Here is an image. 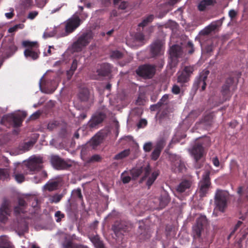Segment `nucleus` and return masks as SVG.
I'll use <instances>...</instances> for the list:
<instances>
[{
    "label": "nucleus",
    "instance_id": "1",
    "mask_svg": "<svg viewBox=\"0 0 248 248\" xmlns=\"http://www.w3.org/2000/svg\"><path fill=\"white\" fill-rule=\"evenodd\" d=\"M26 116L27 114L25 112L7 114L2 116L0 124L8 128L11 126L15 128L19 127L22 125Z\"/></svg>",
    "mask_w": 248,
    "mask_h": 248
},
{
    "label": "nucleus",
    "instance_id": "2",
    "mask_svg": "<svg viewBox=\"0 0 248 248\" xmlns=\"http://www.w3.org/2000/svg\"><path fill=\"white\" fill-rule=\"evenodd\" d=\"M22 45L23 46L26 47L24 54L27 59L34 61L39 58L40 52L39 49V44L37 42L24 41L22 42Z\"/></svg>",
    "mask_w": 248,
    "mask_h": 248
},
{
    "label": "nucleus",
    "instance_id": "3",
    "mask_svg": "<svg viewBox=\"0 0 248 248\" xmlns=\"http://www.w3.org/2000/svg\"><path fill=\"white\" fill-rule=\"evenodd\" d=\"M238 79L232 77H229L226 79L225 83L222 87L221 94L224 101L229 100L232 93L236 89Z\"/></svg>",
    "mask_w": 248,
    "mask_h": 248
},
{
    "label": "nucleus",
    "instance_id": "4",
    "mask_svg": "<svg viewBox=\"0 0 248 248\" xmlns=\"http://www.w3.org/2000/svg\"><path fill=\"white\" fill-rule=\"evenodd\" d=\"M183 54V48L178 45H173L170 48L169 64L170 68H174L177 65L179 59L182 58Z\"/></svg>",
    "mask_w": 248,
    "mask_h": 248
},
{
    "label": "nucleus",
    "instance_id": "5",
    "mask_svg": "<svg viewBox=\"0 0 248 248\" xmlns=\"http://www.w3.org/2000/svg\"><path fill=\"white\" fill-rule=\"evenodd\" d=\"M229 199V194L226 191L217 189L215 195V204L217 209L224 212L227 206V202Z\"/></svg>",
    "mask_w": 248,
    "mask_h": 248
},
{
    "label": "nucleus",
    "instance_id": "6",
    "mask_svg": "<svg viewBox=\"0 0 248 248\" xmlns=\"http://www.w3.org/2000/svg\"><path fill=\"white\" fill-rule=\"evenodd\" d=\"M93 38V34L91 31L83 32L73 44V48L76 51H80L88 46Z\"/></svg>",
    "mask_w": 248,
    "mask_h": 248
},
{
    "label": "nucleus",
    "instance_id": "7",
    "mask_svg": "<svg viewBox=\"0 0 248 248\" xmlns=\"http://www.w3.org/2000/svg\"><path fill=\"white\" fill-rule=\"evenodd\" d=\"M194 71V66H185L183 69L177 73V82L182 87L186 86L190 80V77Z\"/></svg>",
    "mask_w": 248,
    "mask_h": 248
},
{
    "label": "nucleus",
    "instance_id": "8",
    "mask_svg": "<svg viewBox=\"0 0 248 248\" xmlns=\"http://www.w3.org/2000/svg\"><path fill=\"white\" fill-rule=\"evenodd\" d=\"M156 66L153 64H145L140 65L136 72L140 77L145 79L152 78L155 73Z\"/></svg>",
    "mask_w": 248,
    "mask_h": 248
},
{
    "label": "nucleus",
    "instance_id": "9",
    "mask_svg": "<svg viewBox=\"0 0 248 248\" xmlns=\"http://www.w3.org/2000/svg\"><path fill=\"white\" fill-rule=\"evenodd\" d=\"M210 172L206 171L203 175L202 179L199 183V188L197 191L201 198L206 196L211 186Z\"/></svg>",
    "mask_w": 248,
    "mask_h": 248
},
{
    "label": "nucleus",
    "instance_id": "10",
    "mask_svg": "<svg viewBox=\"0 0 248 248\" xmlns=\"http://www.w3.org/2000/svg\"><path fill=\"white\" fill-rule=\"evenodd\" d=\"M206 223V218L204 216H201L196 220V224L192 227V235L194 239L200 238L203 226Z\"/></svg>",
    "mask_w": 248,
    "mask_h": 248
},
{
    "label": "nucleus",
    "instance_id": "11",
    "mask_svg": "<svg viewBox=\"0 0 248 248\" xmlns=\"http://www.w3.org/2000/svg\"><path fill=\"white\" fill-rule=\"evenodd\" d=\"M150 168L149 165L146 166H141L140 167H136L130 170V174L133 179L136 180L142 173L144 174L143 177L140 180V183H142L145 178L150 174Z\"/></svg>",
    "mask_w": 248,
    "mask_h": 248
},
{
    "label": "nucleus",
    "instance_id": "12",
    "mask_svg": "<svg viewBox=\"0 0 248 248\" xmlns=\"http://www.w3.org/2000/svg\"><path fill=\"white\" fill-rule=\"evenodd\" d=\"M209 71L208 70H203L200 73L199 76L196 78L193 87L197 90L201 87V91H204L206 86V80L209 74Z\"/></svg>",
    "mask_w": 248,
    "mask_h": 248
},
{
    "label": "nucleus",
    "instance_id": "13",
    "mask_svg": "<svg viewBox=\"0 0 248 248\" xmlns=\"http://www.w3.org/2000/svg\"><path fill=\"white\" fill-rule=\"evenodd\" d=\"M81 20L78 16L69 18L66 22L65 27V32L63 36H66L73 32L80 24Z\"/></svg>",
    "mask_w": 248,
    "mask_h": 248
},
{
    "label": "nucleus",
    "instance_id": "14",
    "mask_svg": "<svg viewBox=\"0 0 248 248\" xmlns=\"http://www.w3.org/2000/svg\"><path fill=\"white\" fill-rule=\"evenodd\" d=\"M43 157L34 156L30 158L27 167L31 171H39L43 168Z\"/></svg>",
    "mask_w": 248,
    "mask_h": 248
},
{
    "label": "nucleus",
    "instance_id": "15",
    "mask_svg": "<svg viewBox=\"0 0 248 248\" xmlns=\"http://www.w3.org/2000/svg\"><path fill=\"white\" fill-rule=\"evenodd\" d=\"M164 43L160 40H156L150 45V53L152 57L159 56L164 53Z\"/></svg>",
    "mask_w": 248,
    "mask_h": 248
},
{
    "label": "nucleus",
    "instance_id": "16",
    "mask_svg": "<svg viewBox=\"0 0 248 248\" xmlns=\"http://www.w3.org/2000/svg\"><path fill=\"white\" fill-rule=\"evenodd\" d=\"M51 163L52 166L57 170H64L70 168L71 165L68 164L63 159L58 155H52Z\"/></svg>",
    "mask_w": 248,
    "mask_h": 248
},
{
    "label": "nucleus",
    "instance_id": "17",
    "mask_svg": "<svg viewBox=\"0 0 248 248\" xmlns=\"http://www.w3.org/2000/svg\"><path fill=\"white\" fill-rule=\"evenodd\" d=\"M193 185V181L192 178L184 179L176 187V191L179 193L189 192Z\"/></svg>",
    "mask_w": 248,
    "mask_h": 248
},
{
    "label": "nucleus",
    "instance_id": "18",
    "mask_svg": "<svg viewBox=\"0 0 248 248\" xmlns=\"http://www.w3.org/2000/svg\"><path fill=\"white\" fill-rule=\"evenodd\" d=\"M106 118V115L103 113H99L93 116L88 123V126L91 128L95 127L101 123Z\"/></svg>",
    "mask_w": 248,
    "mask_h": 248
},
{
    "label": "nucleus",
    "instance_id": "19",
    "mask_svg": "<svg viewBox=\"0 0 248 248\" xmlns=\"http://www.w3.org/2000/svg\"><path fill=\"white\" fill-rule=\"evenodd\" d=\"M27 206V203L23 199H18V205L14 208V214L17 218L21 214H24L26 212Z\"/></svg>",
    "mask_w": 248,
    "mask_h": 248
},
{
    "label": "nucleus",
    "instance_id": "20",
    "mask_svg": "<svg viewBox=\"0 0 248 248\" xmlns=\"http://www.w3.org/2000/svg\"><path fill=\"white\" fill-rule=\"evenodd\" d=\"M191 154L194 157L195 160H200L203 155L204 148L202 144L197 143L193 147Z\"/></svg>",
    "mask_w": 248,
    "mask_h": 248
},
{
    "label": "nucleus",
    "instance_id": "21",
    "mask_svg": "<svg viewBox=\"0 0 248 248\" xmlns=\"http://www.w3.org/2000/svg\"><path fill=\"white\" fill-rule=\"evenodd\" d=\"M9 203L7 201H4L0 208V221L5 223L8 218L10 209L9 208Z\"/></svg>",
    "mask_w": 248,
    "mask_h": 248
},
{
    "label": "nucleus",
    "instance_id": "22",
    "mask_svg": "<svg viewBox=\"0 0 248 248\" xmlns=\"http://www.w3.org/2000/svg\"><path fill=\"white\" fill-rule=\"evenodd\" d=\"M172 169L175 173L184 172L186 170V167L184 162L178 157L173 162Z\"/></svg>",
    "mask_w": 248,
    "mask_h": 248
},
{
    "label": "nucleus",
    "instance_id": "23",
    "mask_svg": "<svg viewBox=\"0 0 248 248\" xmlns=\"http://www.w3.org/2000/svg\"><path fill=\"white\" fill-rule=\"evenodd\" d=\"M111 65L109 63H104L101 65L100 68L97 69L98 75L106 77L109 75L111 72Z\"/></svg>",
    "mask_w": 248,
    "mask_h": 248
},
{
    "label": "nucleus",
    "instance_id": "24",
    "mask_svg": "<svg viewBox=\"0 0 248 248\" xmlns=\"http://www.w3.org/2000/svg\"><path fill=\"white\" fill-rule=\"evenodd\" d=\"M62 248H88L87 246L73 243L71 239H67L65 237L64 241L62 243Z\"/></svg>",
    "mask_w": 248,
    "mask_h": 248
},
{
    "label": "nucleus",
    "instance_id": "25",
    "mask_svg": "<svg viewBox=\"0 0 248 248\" xmlns=\"http://www.w3.org/2000/svg\"><path fill=\"white\" fill-rule=\"evenodd\" d=\"M62 182L61 179H58L56 180L52 181H48L44 186L45 189L49 191H52L56 190L60 184Z\"/></svg>",
    "mask_w": 248,
    "mask_h": 248
},
{
    "label": "nucleus",
    "instance_id": "26",
    "mask_svg": "<svg viewBox=\"0 0 248 248\" xmlns=\"http://www.w3.org/2000/svg\"><path fill=\"white\" fill-rule=\"evenodd\" d=\"M103 140V136L101 134L97 133L91 139L90 144L93 148L94 149L102 142Z\"/></svg>",
    "mask_w": 248,
    "mask_h": 248
},
{
    "label": "nucleus",
    "instance_id": "27",
    "mask_svg": "<svg viewBox=\"0 0 248 248\" xmlns=\"http://www.w3.org/2000/svg\"><path fill=\"white\" fill-rule=\"evenodd\" d=\"M170 198L169 194L164 192L161 194L159 198V209H162L165 208L170 202Z\"/></svg>",
    "mask_w": 248,
    "mask_h": 248
},
{
    "label": "nucleus",
    "instance_id": "28",
    "mask_svg": "<svg viewBox=\"0 0 248 248\" xmlns=\"http://www.w3.org/2000/svg\"><path fill=\"white\" fill-rule=\"evenodd\" d=\"M216 3V0H202L198 4V10L200 11H204L207 7L214 5Z\"/></svg>",
    "mask_w": 248,
    "mask_h": 248
},
{
    "label": "nucleus",
    "instance_id": "29",
    "mask_svg": "<svg viewBox=\"0 0 248 248\" xmlns=\"http://www.w3.org/2000/svg\"><path fill=\"white\" fill-rule=\"evenodd\" d=\"M3 50V53L6 58H8L12 56L17 50V47L12 44L9 45L6 48L4 47L1 48Z\"/></svg>",
    "mask_w": 248,
    "mask_h": 248
},
{
    "label": "nucleus",
    "instance_id": "30",
    "mask_svg": "<svg viewBox=\"0 0 248 248\" xmlns=\"http://www.w3.org/2000/svg\"><path fill=\"white\" fill-rule=\"evenodd\" d=\"M140 232V240H145L148 239L151 237V231L149 229H146L144 228V226H140L139 227Z\"/></svg>",
    "mask_w": 248,
    "mask_h": 248
},
{
    "label": "nucleus",
    "instance_id": "31",
    "mask_svg": "<svg viewBox=\"0 0 248 248\" xmlns=\"http://www.w3.org/2000/svg\"><path fill=\"white\" fill-rule=\"evenodd\" d=\"M218 23H219V22L218 21H217L215 23H212L208 26H207L206 28H205L203 30L201 31V34L203 35H208L211 32L216 30L218 27V25H217Z\"/></svg>",
    "mask_w": 248,
    "mask_h": 248
},
{
    "label": "nucleus",
    "instance_id": "32",
    "mask_svg": "<svg viewBox=\"0 0 248 248\" xmlns=\"http://www.w3.org/2000/svg\"><path fill=\"white\" fill-rule=\"evenodd\" d=\"M218 23H219V22L218 21H217L215 23H212L208 26H207L206 28H205L203 30L201 31V34L203 35H208L211 32L216 30L218 27V25H217Z\"/></svg>",
    "mask_w": 248,
    "mask_h": 248
},
{
    "label": "nucleus",
    "instance_id": "33",
    "mask_svg": "<svg viewBox=\"0 0 248 248\" xmlns=\"http://www.w3.org/2000/svg\"><path fill=\"white\" fill-rule=\"evenodd\" d=\"M78 96L81 101L86 102L89 98V91L86 88H83L80 90Z\"/></svg>",
    "mask_w": 248,
    "mask_h": 248
},
{
    "label": "nucleus",
    "instance_id": "34",
    "mask_svg": "<svg viewBox=\"0 0 248 248\" xmlns=\"http://www.w3.org/2000/svg\"><path fill=\"white\" fill-rule=\"evenodd\" d=\"M17 229L22 232H26L28 230V224L25 218L18 220Z\"/></svg>",
    "mask_w": 248,
    "mask_h": 248
},
{
    "label": "nucleus",
    "instance_id": "35",
    "mask_svg": "<svg viewBox=\"0 0 248 248\" xmlns=\"http://www.w3.org/2000/svg\"><path fill=\"white\" fill-rule=\"evenodd\" d=\"M91 241L93 243L96 248H105L103 242L100 239L98 236L96 235L92 238Z\"/></svg>",
    "mask_w": 248,
    "mask_h": 248
},
{
    "label": "nucleus",
    "instance_id": "36",
    "mask_svg": "<svg viewBox=\"0 0 248 248\" xmlns=\"http://www.w3.org/2000/svg\"><path fill=\"white\" fill-rule=\"evenodd\" d=\"M60 27H55L54 28L52 31H48V29L46 30L44 33L43 37L45 39H46L54 36L57 34V31L60 30Z\"/></svg>",
    "mask_w": 248,
    "mask_h": 248
},
{
    "label": "nucleus",
    "instance_id": "37",
    "mask_svg": "<svg viewBox=\"0 0 248 248\" xmlns=\"http://www.w3.org/2000/svg\"><path fill=\"white\" fill-rule=\"evenodd\" d=\"M159 173L157 171L153 172L151 175L149 177L146 182V185L148 186V188L153 185Z\"/></svg>",
    "mask_w": 248,
    "mask_h": 248
},
{
    "label": "nucleus",
    "instance_id": "38",
    "mask_svg": "<svg viewBox=\"0 0 248 248\" xmlns=\"http://www.w3.org/2000/svg\"><path fill=\"white\" fill-rule=\"evenodd\" d=\"M130 154V150L125 149L116 155L114 159L115 160H120L128 156Z\"/></svg>",
    "mask_w": 248,
    "mask_h": 248
},
{
    "label": "nucleus",
    "instance_id": "39",
    "mask_svg": "<svg viewBox=\"0 0 248 248\" xmlns=\"http://www.w3.org/2000/svg\"><path fill=\"white\" fill-rule=\"evenodd\" d=\"M166 143V139L164 137H161L156 141L155 147L162 151Z\"/></svg>",
    "mask_w": 248,
    "mask_h": 248
},
{
    "label": "nucleus",
    "instance_id": "40",
    "mask_svg": "<svg viewBox=\"0 0 248 248\" xmlns=\"http://www.w3.org/2000/svg\"><path fill=\"white\" fill-rule=\"evenodd\" d=\"M214 118V115L213 113H209L204 116L202 119L203 122L205 124L210 125L212 123V121Z\"/></svg>",
    "mask_w": 248,
    "mask_h": 248
},
{
    "label": "nucleus",
    "instance_id": "41",
    "mask_svg": "<svg viewBox=\"0 0 248 248\" xmlns=\"http://www.w3.org/2000/svg\"><path fill=\"white\" fill-rule=\"evenodd\" d=\"M34 144V142L32 141L25 142L20 146V149L24 152L28 151L31 148Z\"/></svg>",
    "mask_w": 248,
    "mask_h": 248
},
{
    "label": "nucleus",
    "instance_id": "42",
    "mask_svg": "<svg viewBox=\"0 0 248 248\" xmlns=\"http://www.w3.org/2000/svg\"><path fill=\"white\" fill-rule=\"evenodd\" d=\"M110 57L112 59H120L123 57V53L117 50H113L110 53Z\"/></svg>",
    "mask_w": 248,
    "mask_h": 248
},
{
    "label": "nucleus",
    "instance_id": "43",
    "mask_svg": "<svg viewBox=\"0 0 248 248\" xmlns=\"http://www.w3.org/2000/svg\"><path fill=\"white\" fill-rule=\"evenodd\" d=\"M154 18V16L153 15H150L144 18L143 21L139 24V27H145L149 23L151 22Z\"/></svg>",
    "mask_w": 248,
    "mask_h": 248
},
{
    "label": "nucleus",
    "instance_id": "44",
    "mask_svg": "<svg viewBox=\"0 0 248 248\" xmlns=\"http://www.w3.org/2000/svg\"><path fill=\"white\" fill-rule=\"evenodd\" d=\"M9 177V171L7 169L0 168V179L3 180H6Z\"/></svg>",
    "mask_w": 248,
    "mask_h": 248
},
{
    "label": "nucleus",
    "instance_id": "45",
    "mask_svg": "<svg viewBox=\"0 0 248 248\" xmlns=\"http://www.w3.org/2000/svg\"><path fill=\"white\" fill-rule=\"evenodd\" d=\"M161 151L160 150L155 147L151 155L152 159L155 161L159 157Z\"/></svg>",
    "mask_w": 248,
    "mask_h": 248
},
{
    "label": "nucleus",
    "instance_id": "46",
    "mask_svg": "<svg viewBox=\"0 0 248 248\" xmlns=\"http://www.w3.org/2000/svg\"><path fill=\"white\" fill-rule=\"evenodd\" d=\"M186 48L188 54H192L195 51L194 45L191 41H188L186 46Z\"/></svg>",
    "mask_w": 248,
    "mask_h": 248
},
{
    "label": "nucleus",
    "instance_id": "47",
    "mask_svg": "<svg viewBox=\"0 0 248 248\" xmlns=\"http://www.w3.org/2000/svg\"><path fill=\"white\" fill-rule=\"evenodd\" d=\"M54 217L56 218V221L57 222H60L62 219L65 217V215L62 213L60 211H57L55 212Z\"/></svg>",
    "mask_w": 248,
    "mask_h": 248
},
{
    "label": "nucleus",
    "instance_id": "48",
    "mask_svg": "<svg viewBox=\"0 0 248 248\" xmlns=\"http://www.w3.org/2000/svg\"><path fill=\"white\" fill-rule=\"evenodd\" d=\"M62 195L61 194H55L50 198L51 202L58 203L62 199Z\"/></svg>",
    "mask_w": 248,
    "mask_h": 248
},
{
    "label": "nucleus",
    "instance_id": "49",
    "mask_svg": "<svg viewBox=\"0 0 248 248\" xmlns=\"http://www.w3.org/2000/svg\"><path fill=\"white\" fill-rule=\"evenodd\" d=\"M23 26H24V25L23 24H20L16 25L14 27L10 28L8 29V31L9 33H12V32H15L18 29H22Z\"/></svg>",
    "mask_w": 248,
    "mask_h": 248
},
{
    "label": "nucleus",
    "instance_id": "50",
    "mask_svg": "<svg viewBox=\"0 0 248 248\" xmlns=\"http://www.w3.org/2000/svg\"><path fill=\"white\" fill-rule=\"evenodd\" d=\"M77 66L78 62L76 60H74L70 67V69L68 72L70 73L72 75H73L75 71L77 69Z\"/></svg>",
    "mask_w": 248,
    "mask_h": 248
},
{
    "label": "nucleus",
    "instance_id": "51",
    "mask_svg": "<svg viewBox=\"0 0 248 248\" xmlns=\"http://www.w3.org/2000/svg\"><path fill=\"white\" fill-rule=\"evenodd\" d=\"M169 99V95L168 94H165L164 95L162 98L160 99V100L158 102V103L160 104V106H162L164 104H167L168 101Z\"/></svg>",
    "mask_w": 248,
    "mask_h": 248
},
{
    "label": "nucleus",
    "instance_id": "52",
    "mask_svg": "<svg viewBox=\"0 0 248 248\" xmlns=\"http://www.w3.org/2000/svg\"><path fill=\"white\" fill-rule=\"evenodd\" d=\"M73 194L75 196L77 197L81 201H83V196L81 193V190L80 188H78L73 191Z\"/></svg>",
    "mask_w": 248,
    "mask_h": 248
},
{
    "label": "nucleus",
    "instance_id": "53",
    "mask_svg": "<svg viewBox=\"0 0 248 248\" xmlns=\"http://www.w3.org/2000/svg\"><path fill=\"white\" fill-rule=\"evenodd\" d=\"M14 176L16 180L18 183H22L25 180V177L22 174H16Z\"/></svg>",
    "mask_w": 248,
    "mask_h": 248
},
{
    "label": "nucleus",
    "instance_id": "54",
    "mask_svg": "<svg viewBox=\"0 0 248 248\" xmlns=\"http://www.w3.org/2000/svg\"><path fill=\"white\" fill-rule=\"evenodd\" d=\"M113 231L114 232L116 235H118L119 233H122V232H125V230H123V229L119 226H116L115 225L112 227Z\"/></svg>",
    "mask_w": 248,
    "mask_h": 248
},
{
    "label": "nucleus",
    "instance_id": "55",
    "mask_svg": "<svg viewBox=\"0 0 248 248\" xmlns=\"http://www.w3.org/2000/svg\"><path fill=\"white\" fill-rule=\"evenodd\" d=\"M152 148V143L151 142H147L143 146V150L146 152H149Z\"/></svg>",
    "mask_w": 248,
    "mask_h": 248
},
{
    "label": "nucleus",
    "instance_id": "56",
    "mask_svg": "<svg viewBox=\"0 0 248 248\" xmlns=\"http://www.w3.org/2000/svg\"><path fill=\"white\" fill-rule=\"evenodd\" d=\"M101 160V157L99 155H92L90 159V161L91 162H99Z\"/></svg>",
    "mask_w": 248,
    "mask_h": 248
},
{
    "label": "nucleus",
    "instance_id": "57",
    "mask_svg": "<svg viewBox=\"0 0 248 248\" xmlns=\"http://www.w3.org/2000/svg\"><path fill=\"white\" fill-rule=\"evenodd\" d=\"M22 3L25 8H29L32 4V0H21Z\"/></svg>",
    "mask_w": 248,
    "mask_h": 248
},
{
    "label": "nucleus",
    "instance_id": "58",
    "mask_svg": "<svg viewBox=\"0 0 248 248\" xmlns=\"http://www.w3.org/2000/svg\"><path fill=\"white\" fill-rule=\"evenodd\" d=\"M171 92L174 94H178L180 93V88L177 85H174L172 87Z\"/></svg>",
    "mask_w": 248,
    "mask_h": 248
},
{
    "label": "nucleus",
    "instance_id": "59",
    "mask_svg": "<svg viewBox=\"0 0 248 248\" xmlns=\"http://www.w3.org/2000/svg\"><path fill=\"white\" fill-rule=\"evenodd\" d=\"M135 39L140 42H142L144 40V35L142 33H138L135 35Z\"/></svg>",
    "mask_w": 248,
    "mask_h": 248
},
{
    "label": "nucleus",
    "instance_id": "60",
    "mask_svg": "<svg viewBox=\"0 0 248 248\" xmlns=\"http://www.w3.org/2000/svg\"><path fill=\"white\" fill-rule=\"evenodd\" d=\"M161 106L160 105V104L158 103V102L154 105H152L150 106V109L151 111H155L158 109H159Z\"/></svg>",
    "mask_w": 248,
    "mask_h": 248
},
{
    "label": "nucleus",
    "instance_id": "61",
    "mask_svg": "<svg viewBox=\"0 0 248 248\" xmlns=\"http://www.w3.org/2000/svg\"><path fill=\"white\" fill-rule=\"evenodd\" d=\"M243 222L241 221H238L236 224L235 225L232 231V234H233L235 232L238 230V229L242 225Z\"/></svg>",
    "mask_w": 248,
    "mask_h": 248
},
{
    "label": "nucleus",
    "instance_id": "62",
    "mask_svg": "<svg viewBox=\"0 0 248 248\" xmlns=\"http://www.w3.org/2000/svg\"><path fill=\"white\" fill-rule=\"evenodd\" d=\"M38 14L37 11H32L30 12L28 16V17L31 19H33Z\"/></svg>",
    "mask_w": 248,
    "mask_h": 248
},
{
    "label": "nucleus",
    "instance_id": "63",
    "mask_svg": "<svg viewBox=\"0 0 248 248\" xmlns=\"http://www.w3.org/2000/svg\"><path fill=\"white\" fill-rule=\"evenodd\" d=\"M122 180L124 184L128 183L131 180V177L129 176L122 175Z\"/></svg>",
    "mask_w": 248,
    "mask_h": 248
},
{
    "label": "nucleus",
    "instance_id": "64",
    "mask_svg": "<svg viewBox=\"0 0 248 248\" xmlns=\"http://www.w3.org/2000/svg\"><path fill=\"white\" fill-rule=\"evenodd\" d=\"M10 10L11 11L10 12L6 13L5 14V16L8 19H11L14 16V9L11 8Z\"/></svg>",
    "mask_w": 248,
    "mask_h": 248
}]
</instances>
